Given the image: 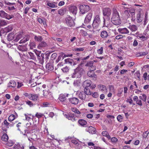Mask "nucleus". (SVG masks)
<instances>
[{"label": "nucleus", "mask_w": 149, "mask_h": 149, "mask_svg": "<svg viewBox=\"0 0 149 149\" xmlns=\"http://www.w3.org/2000/svg\"><path fill=\"white\" fill-rule=\"evenodd\" d=\"M111 22L113 24L116 25H119L121 23L119 14L116 10L113 11L112 16L111 18Z\"/></svg>", "instance_id": "f257e3e1"}, {"label": "nucleus", "mask_w": 149, "mask_h": 149, "mask_svg": "<svg viewBox=\"0 0 149 149\" xmlns=\"http://www.w3.org/2000/svg\"><path fill=\"white\" fill-rule=\"evenodd\" d=\"M84 69L80 66L77 67L74 70V72L72 74V77L80 79L83 73Z\"/></svg>", "instance_id": "f03ea898"}, {"label": "nucleus", "mask_w": 149, "mask_h": 149, "mask_svg": "<svg viewBox=\"0 0 149 149\" xmlns=\"http://www.w3.org/2000/svg\"><path fill=\"white\" fill-rule=\"evenodd\" d=\"M80 13L84 14L90 10V8L88 5H82L80 6L79 7Z\"/></svg>", "instance_id": "7ed1b4c3"}, {"label": "nucleus", "mask_w": 149, "mask_h": 149, "mask_svg": "<svg viewBox=\"0 0 149 149\" xmlns=\"http://www.w3.org/2000/svg\"><path fill=\"white\" fill-rule=\"evenodd\" d=\"M0 17L5 18L8 20L14 18V16L12 14L9 15L6 13L4 11L1 10L0 11Z\"/></svg>", "instance_id": "20e7f679"}, {"label": "nucleus", "mask_w": 149, "mask_h": 149, "mask_svg": "<svg viewBox=\"0 0 149 149\" xmlns=\"http://www.w3.org/2000/svg\"><path fill=\"white\" fill-rule=\"evenodd\" d=\"M35 53L37 56L39 63L42 65L44 63L45 60L44 56V54L41 53L40 52H35Z\"/></svg>", "instance_id": "39448f33"}, {"label": "nucleus", "mask_w": 149, "mask_h": 149, "mask_svg": "<svg viewBox=\"0 0 149 149\" xmlns=\"http://www.w3.org/2000/svg\"><path fill=\"white\" fill-rule=\"evenodd\" d=\"M101 20L99 15H97L95 18L93 23V26L94 28L98 27L100 23Z\"/></svg>", "instance_id": "423d86ee"}, {"label": "nucleus", "mask_w": 149, "mask_h": 149, "mask_svg": "<svg viewBox=\"0 0 149 149\" xmlns=\"http://www.w3.org/2000/svg\"><path fill=\"white\" fill-rule=\"evenodd\" d=\"M92 16L93 13H89L87 14L84 20V24H83L85 26V25L90 23L91 21Z\"/></svg>", "instance_id": "0eeeda50"}, {"label": "nucleus", "mask_w": 149, "mask_h": 149, "mask_svg": "<svg viewBox=\"0 0 149 149\" xmlns=\"http://www.w3.org/2000/svg\"><path fill=\"white\" fill-rule=\"evenodd\" d=\"M66 24L70 26H72L74 24V22L72 19V17L70 16H68L65 18Z\"/></svg>", "instance_id": "6e6552de"}, {"label": "nucleus", "mask_w": 149, "mask_h": 149, "mask_svg": "<svg viewBox=\"0 0 149 149\" xmlns=\"http://www.w3.org/2000/svg\"><path fill=\"white\" fill-rule=\"evenodd\" d=\"M93 62L92 61H88L86 64L85 65V66L88 67L90 70L94 71L96 70V66L93 65Z\"/></svg>", "instance_id": "1a4fd4ad"}, {"label": "nucleus", "mask_w": 149, "mask_h": 149, "mask_svg": "<svg viewBox=\"0 0 149 149\" xmlns=\"http://www.w3.org/2000/svg\"><path fill=\"white\" fill-rule=\"evenodd\" d=\"M77 95L78 97L82 100H86V95L83 91L77 92Z\"/></svg>", "instance_id": "9d476101"}, {"label": "nucleus", "mask_w": 149, "mask_h": 149, "mask_svg": "<svg viewBox=\"0 0 149 149\" xmlns=\"http://www.w3.org/2000/svg\"><path fill=\"white\" fill-rule=\"evenodd\" d=\"M111 13V10L109 8H104L103 9V14L104 16L109 17Z\"/></svg>", "instance_id": "9b49d317"}, {"label": "nucleus", "mask_w": 149, "mask_h": 149, "mask_svg": "<svg viewBox=\"0 0 149 149\" xmlns=\"http://www.w3.org/2000/svg\"><path fill=\"white\" fill-rule=\"evenodd\" d=\"M66 64L70 65H74L77 63V62L74 61L72 59L68 58L65 60Z\"/></svg>", "instance_id": "f8f14e48"}, {"label": "nucleus", "mask_w": 149, "mask_h": 149, "mask_svg": "<svg viewBox=\"0 0 149 149\" xmlns=\"http://www.w3.org/2000/svg\"><path fill=\"white\" fill-rule=\"evenodd\" d=\"M86 131L88 132L89 133L93 134L96 133V129L95 128L90 126L86 129Z\"/></svg>", "instance_id": "ddd939ff"}, {"label": "nucleus", "mask_w": 149, "mask_h": 149, "mask_svg": "<svg viewBox=\"0 0 149 149\" xmlns=\"http://www.w3.org/2000/svg\"><path fill=\"white\" fill-rule=\"evenodd\" d=\"M69 101L72 104L76 105L78 104L79 100L77 97H74L69 98Z\"/></svg>", "instance_id": "4468645a"}, {"label": "nucleus", "mask_w": 149, "mask_h": 149, "mask_svg": "<svg viewBox=\"0 0 149 149\" xmlns=\"http://www.w3.org/2000/svg\"><path fill=\"white\" fill-rule=\"evenodd\" d=\"M69 94H68L65 93L64 94H61L59 97V99L60 101L62 102H64L65 101L66 99V97H68Z\"/></svg>", "instance_id": "2eb2a0df"}, {"label": "nucleus", "mask_w": 149, "mask_h": 149, "mask_svg": "<svg viewBox=\"0 0 149 149\" xmlns=\"http://www.w3.org/2000/svg\"><path fill=\"white\" fill-rule=\"evenodd\" d=\"M69 10L70 12L74 15H76L77 13V8L76 6H73L70 7Z\"/></svg>", "instance_id": "dca6fc26"}, {"label": "nucleus", "mask_w": 149, "mask_h": 149, "mask_svg": "<svg viewBox=\"0 0 149 149\" xmlns=\"http://www.w3.org/2000/svg\"><path fill=\"white\" fill-rule=\"evenodd\" d=\"M91 82L89 80H87L84 81L83 83V86L84 88H88L91 86Z\"/></svg>", "instance_id": "f3484780"}, {"label": "nucleus", "mask_w": 149, "mask_h": 149, "mask_svg": "<svg viewBox=\"0 0 149 149\" xmlns=\"http://www.w3.org/2000/svg\"><path fill=\"white\" fill-rule=\"evenodd\" d=\"M46 71L48 72L51 71L54 69V68L52 64L50 63H48L46 64Z\"/></svg>", "instance_id": "a211bd4d"}, {"label": "nucleus", "mask_w": 149, "mask_h": 149, "mask_svg": "<svg viewBox=\"0 0 149 149\" xmlns=\"http://www.w3.org/2000/svg\"><path fill=\"white\" fill-rule=\"evenodd\" d=\"M93 71L90 70V71L88 72L87 74L89 77H93L94 80H96V75L94 72H93Z\"/></svg>", "instance_id": "6ab92c4d"}, {"label": "nucleus", "mask_w": 149, "mask_h": 149, "mask_svg": "<svg viewBox=\"0 0 149 149\" xmlns=\"http://www.w3.org/2000/svg\"><path fill=\"white\" fill-rule=\"evenodd\" d=\"M143 15H141V13L139 12L136 15V21L138 23L141 22L143 20Z\"/></svg>", "instance_id": "aec40b11"}, {"label": "nucleus", "mask_w": 149, "mask_h": 149, "mask_svg": "<svg viewBox=\"0 0 149 149\" xmlns=\"http://www.w3.org/2000/svg\"><path fill=\"white\" fill-rule=\"evenodd\" d=\"M104 26H107L110 23V18L109 17H107L106 18H104Z\"/></svg>", "instance_id": "412c9836"}, {"label": "nucleus", "mask_w": 149, "mask_h": 149, "mask_svg": "<svg viewBox=\"0 0 149 149\" xmlns=\"http://www.w3.org/2000/svg\"><path fill=\"white\" fill-rule=\"evenodd\" d=\"M118 31L120 32L123 34H128L129 33V31L126 28L119 29H118Z\"/></svg>", "instance_id": "4be33fe9"}, {"label": "nucleus", "mask_w": 149, "mask_h": 149, "mask_svg": "<svg viewBox=\"0 0 149 149\" xmlns=\"http://www.w3.org/2000/svg\"><path fill=\"white\" fill-rule=\"evenodd\" d=\"M30 36L29 35L25 36L19 42L20 43H24L29 40L30 39Z\"/></svg>", "instance_id": "5701e85b"}, {"label": "nucleus", "mask_w": 149, "mask_h": 149, "mask_svg": "<svg viewBox=\"0 0 149 149\" xmlns=\"http://www.w3.org/2000/svg\"><path fill=\"white\" fill-rule=\"evenodd\" d=\"M74 114L73 115L71 114H65V116L67 118H68L69 120H71L73 121L76 120V119L74 117Z\"/></svg>", "instance_id": "b1692460"}, {"label": "nucleus", "mask_w": 149, "mask_h": 149, "mask_svg": "<svg viewBox=\"0 0 149 149\" xmlns=\"http://www.w3.org/2000/svg\"><path fill=\"white\" fill-rule=\"evenodd\" d=\"M83 91L85 94L86 95H90L92 94V92L88 88H84V91Z\"/></svg>", "instance_id": "393cba45"}, {"label": "nucleus", "mask_w": 149, "mask_h": 149, "mask_svg": "<svg viewBox=\"0 0 149 149\" xmlns=\"http://www.w3.org/2000/svg\"><path fill=\"white\" fill-rule=\"evenodd\" d=\"M109 36L107 31H102L101 33V36L103 38H106Z\"/></svg>", "instance_id": "a878e982"}, {"label": "nucleus", "mask_w": 149, "mask_h": 149, "mask_svg": "<svg viewBox=\"0 0 149 149\" xmlns=\"http://www.w3.org/2000/svg\"><path fill=\"white\" fill-rule=\"evenodd\" d=\"M128 28L132 31H135L137 29V26L135 25H130Z\"/></svg>", "instance_id": "bb28decb"}, {"label": "nucleus", "mask_w": 149, "mask_h": 149, "mask_svg": "<svg viewBox=\"0 0 149 149\" xmlns=\"http://www.w3.org/2000/svg\"><path fill=\"white\" fill-rule=\"evenodd\" d=\"M14 35L13 33H9L7 37V40L9 41L12 40L14 38Z\"/></svg>", "instance_id": "cd10ccee"}, {"label": "nucleus", "mask_w": 149, "mask_h": 149, "mask_svg": "<svg viewBox=\"0 0 149 149\" xmlns=\"http://www.w3.org/2000/svg\"><path fill=\"white\" fill-rule=\"evenodd\" d=\"M129 12L132 15V20L133 21L135 20V10H129Z\"/></svg>", "instance_id": "c85d7f7f"}, {"label": "nucleus", "mask_w": 149, "mask_h": 149, "mask_svg": "<svg viewBox=\"0 0 149 149\" xmlns=\"http://www.w3.org/2000/svg\"><path fill=\"white\" fill-rule=\"evenodd\" d=\"M78 123L79 124L82 126H84L86 125L87 124L86 121L84 119H81L79 120Z\"/></svg>", "instance_id": "c756f323"}, {"label": "nucleus", "mask_w": 149, "mask_h": 149, "mask_svg": "<svg viewBox=\"0 0 149 149\" xmlns=\"http://www.w3.org/2000/svg\"><path fill=\"white\" fill-rule=\"evenodd\" d=\"M47 46L46 43L44 41L40 43L38 46V48L41 49L42 47H46Z\"/></svg>", "instance_id": "7c9ffc66"}, {"label": "nucleus", "mask_w": 149, "mask_h": 149, "mask_svg": "<svg viewBox=\"0 0 149 149\" xmlns=\"http://www.w3.org/2000/svg\"><path fill=\"white\" fill-rule=\"evenodd\" d=\"M18 49L19 50L22 52L26 51L27 49L25 46H19L18 47Z\"/></svg>", "instance_id": "2f4dec72"}, {"label": "nucleus", "mask_w": 149, "mask_h": 149, "mask_svg": "<svg viewBox=\"0 0 149 149\" xmlns=\"http://www.w3.org/2000/svg\"><path fill=\"white\" fill-rule=\"evenodd\" d=\"M16 86V83L13 80L10 81L8 83V86L12 87H15Z\"/></svg>", "instance_id": "473e14b6"}, {"label": "nucleus", "mask_w": 149, "mask_h": 149, "mask_svg": "<svg viewBox=\"0 0 149 149\" xmlns=\"http://www.w3.org/2000/svg\"><path fill=\"white\" fill-rule=\"evenodd\" d=\"M65 56V55L64 54H61L59 56L57 59L56 60V62L57 63H58L61 59L62 60L64 58V57Z\"/></svg>", "instance_id": "72a5a7b5"}, {"label": "nucleus", "mask_w": 149, "mask_h": 149, "mask_svg": "<svg viewBox=\"0 0 149 149\" xmlns=\"http://www.w3.org/2000/svg\"><path fill=\"white\" fill-rule=\"evenodd\" d=\"M2 140L4 141H6L8 139V136L6 134H3L2 136Z\"/></svg>", "instance_id": "f704fd0d"}, {"label": "nucleus", "mask_w": 149, "mask_h": 149, "mask_svg": "<svg viewBox=\"0 0 149 149\" xmlns=\"http://www.w3.org/2000/svg\"><path fill=\"white\" fill-rule=\"evenodd\" d=\"M54 3H55V2H53L52 3H50L49 2H48L47 3V5L51 8H55L56 7H57V6H56Z\"/></svg>", "instance_id": "c9c22d12"}, {"label": "nucleus", "mask_w": 149, "mask_h": 149, "mask_svg": "<svg viewBox=\"0 0 149 149\" xmlns=\"http://www.w3.org/2000/svg\"><path fill=\"white\" fill-rule=\"evenodd\" d=\"M22 37V35L20 33L18 34L16 36L15 39L14 40L15 42H17Z\"/></svg>", "instance_id": "e433bc0d"}, {"label": "nucleus", "mask_w": 149, "mask_h": 149, "mask_svg": "<svg viewBox=\"0 0 149 149\" xmlns=\"http://www.w3.org/2000/svg\"><path fill=\"white\" fill-rule=\"evenodd\" d=\"M34 39L38 41H41L42 40V36H35Z\"/></svg>", "instance_id": "4c0bfd02"}, {"label": "nucleus", "mask_w": 149, "mask_h": 149, "mask_svg": "<svg viewBox=\"0 0 149 149\" xmlns=\"http://www.w3.org/2000/svg\"><path fill=\"white\" fill-rule=\"evenodd\" d=\"M13 27L11 26H9L5 29V32H8L11 31L13 29Z\"/></svg>", "instance_id": "58836bf2"}, {"label": "nucleus", "mask_w": 149, "mask_h": 149, "mask_svg": "<svg viewBox=\"0 0 149 149\" xmlns=\"http://www.w3.org/2000/svg\"><path fill=\"white\" fill-rule=\"evenodd\" d=\"M7 23L4 20L0 21V26H3L7 25Z\"/></svg>", "instance_id": "ea45409f"}, {"label": "nucleus", "mask_w": 149, "mask_h": 149, "mask_svg": "<svg viewBox=\"0 0 149 149\" xmlns=\"http://www.w3.org/2000/svg\"><path fill=\"white\" fill-rule=\"evenodd\" d=\"M15 118V116L13 114H11L8 117V120L10 121H11L14 120Z\"/></svg>", "instance_id": "a19ab883"}, {"label": "nucleus", "mask_w": 149, "mask_h": 149, "mask_svg": "<svg viewBox=\"0 0 149 149\" xmlns=\"http://www.w3.org/2000/svg\"><path fill=\"white\" fill-rule=\"evenodd\" d=\"M38 21L40 24H43L44 25L46 24V22L45 20H43L40 18H38Z\"/></svg>", "instance_id": "79ce46f5"}, {"label": "nucleus", "mask_w": 149, "mask_h": 149, "mask_svg": "<svg viewBox=\"0 0 149 149\" xmlns=\"http://www.w3.org/2000/svg\"><path fill=\"white\" fill-rule=\"evenodd\" d=\"M72 111L74 112L77 114H79L80 113V112L79 110L77 108H73L72 109Z\"/></svg>", "instance_id": "37998d69"}, {"label": "nucleus", "mask_w": 149, "mask_h": 149, "mask_svg": "<svg viewBox=\"0 0 149 149\" xmlns=\"http://www.w3.org/2000/svg\"><path fill=\"white\" fill-rule=\"evenodd\" d=\"M138 37L141 39V40L144 41L146 40L147 38L145 36L142 35H139L138 36Z\"/></svg>", "instance_id": "c03bdc74"}, {"label": "nucleus", "mask_w": 149, "mask_h": 149, "mask_svg": "<svg viewBox=\"0 0 149 149\" xmlns=\"http://www.w3.org/2000/svg\"><path fill=\"white\" fill-rule=\"evenodd\" d=\"M32 97L31 100L33 101L36 100L38 98V96L36 94H32Z\"/></svg>", "instance_id": "a18cd8bd"}, {"label": "nucleus", "mask_w": 149, "mask_h": 149, "mask_svg": "<svg viewBox=\"0 0 149 149\" xmlns=\"http://www.w3.org/2000/svg\"><path fill=\"white\" fill-rule=\"evenodd\" d=\"M74 50L77 52L83 51L84 50V47L76 48H75Z\"/></svg>", "instance_id": "49530a36"}, {"label": "nucleus", "mask_w": 149, "mask_h": 149, "mask_svg": "<svg viewBox=\"0 0 149 149\" xmlns=\"http://www.w3.org/2000/svg\"><path fill=\"white\" fill-rule=\"evenodd\" d=\"M58 13L61 15H62L64 14V11L63 9H61L58 10Z\"/></svg>", "instance_id": "de8ad7c7"}, {"label": "nucleus", "mask_w": 149, "mask_h": 149, "mask_svg": "<svg viewBox=\"0 0 149 149\" xmlns=\"http://www.w3.org/2000/svg\"><path fill=\"white\" fill-rule=\"evenodd\" d=\"M43 115H44L43 114H42L40 113H37L35 115V116L38 118H39L41 117Z\"/></svg>", "instance_id": "09e8293b"}, {"label": "nucleus", "mask_w": 149, "mask_h": 149, "mask_svg": "<svg viewBox=\"0 0 149 149\" xmlns=\"http://www.w3.org/2000/svg\"><path fill=\"white\" fill-rule=\"evenodd\" d=\"M29 45L30 46L31 48H33L36 47V45L35 43L33 42H31L30 43Z\"/></svg>", "instance_id": "8fccbe9b"}, {"label": "nucleus", "mask_w": 149, "mask_h": 149, "mask_svg": "<svg viewBox=\"0 0 149 149\" xmlns=\"http://www.w3.org/2000/svg\"><path fill=\"white\" fill-rule=\"evenodd\" d=\"M62 70L64 72H67L69 71V68L68 67L66 66L65 67L62 68Z\"/></svg>", "instance_id": "3c124183"}, {"label": "nucleus", "mask_w": 149, "mask_h": 149, "mask_svg": "<svg viewBox=\"0 0 149 149\" xmlns=\"http://www.w3.org/2000/svg\"><path fill=\"white\" fill-rule=\"evenodd\" d=\"M123 92V88H120L118 90V93L117 95L119 97L120 96V95Z\"/></svg>", "instance_id": "603ef678"}, {"label": "nucleus", "mask_w": 149, "mask_h": 149, "mask_svg": "<svg viewBox=\"0 0 149 149\" xmlns=\"http://www.w3.org/2000/svg\"><path fill=\"white\" fill-rule=\"evenodd\" d=\"M122 116L120 115H118L117 118L118 120L120 122L122 121Z\"/></svg>", "instance_id": "864d4df0"}, {"label": "nucleus", "mask_w": 149, "mask_h": 149, "mask_svg": "<svg viewBox=\"0 0 149 149\" xmlns=\"http://www.w3.org/2000/svg\"><path fill=\"white\" fill-rule=\"evenodd\" d=\"M80 84V82L79 80H76L74 81V85L75 86H77L78 84Z\"/></svg>", "instance_id": "5fc2aeb1"}, {"label": "nucleus", "mask_w": 149, "mask_h": 149, "mask_svg": "<svg viewBox=\"0 0 149 149\" xmlns=\"http://www.w3.org/2000/svg\"><path fill=\"white\" fill-rule=\"evenodd\" d=\"M29 54L30 56L31 59H34L35 58V57L33 54L31 52H29Z\"/></svg>", "instance_id": "6e6d98bb"}, {"label": "nucleus", "mask_w": 149, "mask_h": 149, "mask_svg": "<svg viewBox=\"0 0 149 149\" xmlns=\"http://www.w3.org/2000/svg\"><path fill=\"white\" fill-rule=\"evenodd\" d=\"M109 91L111 92L114 91V87L113 85L109 86Z\"/></svg>", "instance_id": "4d7b16f0"}, {"label": "nucleus", "mask_w": 149, "mask_h": 149, "mask_svg": "<svg viewBox=\"0 0 149 149\" xmlns=\"http://www.w3.org/2000/svg\"><path fill=\"white\" fill-rule=\"evenodd\" d=\"M103 47H101L100 49L97 50V53L99 54H102L103 53Z\"/></svg>", "instance_id": "13d9d810"}, {"label": "nucleus", "mask_w": 149, "mask_h": 149, "mask_svg": "<svg viewBox=\"0 0 149 149\" xmlns=\"http://www.w3.org/2000/svg\"><path fill=\"white\" fill-rule=\"evenodd\" d=\"M149 134V132L147 131L146 132H145L143 134V136L144 138H146Z\"/></svg>", "instance_id": "bf43d9fd"}, {"label": "nucleus", "mask_w": 149, "mask_h": 149, "mask_svg": "<svg viewBox=\"0 0 149 149\" xmlns=\"http://www.w3.org/2000/svg\"><path fill=\"white\" fill-rule=\"evenodd\" d=\"M56 56L57 54L56 53H53L51 56V58L52 60L56 58Z\"/></svg>", "instance_id": "052dcab7"}, {"label": "nucleus", "mask_w": 149, "mask_h": 149, "mask_svg": "<svg viewBox=\"0 0 149 149\" xmlns=\"http://www.w3.org/2000/svg\"><path fill=\"white\" fill-rule=\"evenodd\" d=\"M91 94H92V96L93 97L95 98H97L98 96V94L96 92H95L94 93H92Z\"/></svg>", "instance_id": "680f3d73"}, {"label": "nucleus", "mask_w": 149, "mask_h": 149, "mask_svg": "<svg viewBox=\"0 0 149 149\" xmlns=\"http://www.w3.org/2000/svg\"><path fill=\"white\" fill-rule=\"evenodd\" d=\"M49 54L47 53L46 54H44V59H45V60L46 61H47L48 59V57H49Z\"/></svg>", "instance_id": "e2e57ef3"}, {"label": "nucleus", "mask_w": 149, "mask_h": 149, "mask_svg": "<svg viewBox=\"0 0 149 149\" xmlns=\"http://www.w3.org/2000/svg\"><path fill=\"white\" fill-rule=\"evenodd\" d=\"M136 103L137 104L140 106H141L142 105V103L141 100H138L136 102Z\"/></svg>", "instance_id": "0e129e2a"}, {"label": "nucleus", "mask_w": 149, "mask_h": 149, "mask_svg": "<svg viewBox=\"0 0 149 149\" xmlns=\"http://www.w3.org/2000/svg\"><path fill=\"white\" fill-rule=\"evenodd\" d=\"M102 134L104 136H106L108 134V133L107 131H104L102 132Z\"/></svg>", "instance_id": "69168bd1"}, {"label": "nucleus", "mask_w": 149, "mask_h": 149, "mask_svg": "<svg viewBox=\"0 0 149 149\" xmlns=\"http://www.w3.org/2000/svg\"><path fill=\"white\" fill-rule=\"evenodd\" d=\"M111 141L112 142H115L118 141V139L116 137H113L111 139Z\"/></svg>", "instance_id": "338daca9"}, {"label": "nucleus", "mask_w": 149, "mask_h": 149, "mask_svg": "<svg viewBox=\"0 0 149 149\" xmlns=\"http://www.w3.org/2000/svg\"><path fill=\"white\" fill-rule=\"evenodd\" d=\"M26 104L29 105L30 106H33V104L31 101H28L26 102Z\"/></svg>", "instance_id": "774afa93"}]
</instances>
